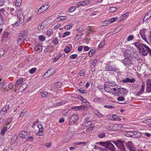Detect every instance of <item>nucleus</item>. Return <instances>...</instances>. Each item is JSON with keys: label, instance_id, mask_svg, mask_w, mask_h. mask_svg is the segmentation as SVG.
I'll return each instance as SVG.
<instances>
[{"label": "nucleus", "instance_id": "cd10ccee", "mask_svg": "<svg viewBox=\"0 0 151 151\" xmlns=\"http://www.w3.org/2000/svg\"><path fill=\"white\" fill-rule=\"evenodd\" d=\"M133 132H128L125 133V135L127 137H133Z\"/></svg>", "mask_w": 151, "mask_h": 151}, {"label": "nucleus", "instance_id": "3c124183", "mask_svg": "<svg viewBox=\"0 0 151 151\" xmlns=\"http://www.w3.org/2000/svg\"><path fill=\"white\" fill-rule=\"evenodd\" d=\"M86 142H75L74 144L76 145H84L86 144Z\"/></svg>", "mask_w": 151, "mask_h": 151}, {"label": "nucleus", "instance_id": "ddd939ff", "mask_svg": "<svg viewBox=\"0 0 151 151\" xmlns=\"http://www.w3.org/2000/svg\"><path fill=\"white\" fill-rule=\"evenodd\" d=\"M146 90L148 93L151 92V80L148 79L147 81Z\"/></svg>", "mask_w": 151, "mask_h": 151}, {"label": "nucleus", "instance_id": "13d9d810", "mask_svg": "<svg viewBox=\"0 0 151 151\" xmlns=\"http://www.w3.org/2000/svg\"><path fill=\"white\" fill-rule=\"evenodd\" d=\"M39 40L41 41H44L45 40V37L43 35H41L39 36Z\"/></svg>", "mask_w": 151, "mask_h": 151}, {"label": "nucleus", "instance_id": "ea45409f", "mask_svg": "<svg viewBox=\"0 0 151 151\" xmlns=\"http://www.w3.org/2000/svg\"><path fill=\"white\" fill-rule=\"evenodd\" d=\"M116 10V8L115 7H113L109 8V11L110 13H112L115 11Z\"/></svg>", "mask_w": 151, "mask_h": 151}, {"label": "nucleus", "instance_id": "c9c22d12", "mask_svg": "<svg viewBox=\"0 0 151 151\" xmlns=\"http://www.w3.org/2000/svg\"><path fill=\"white\" fill-rule=\"evenodd\" d=\"M98 137L100 138H103L106 137V134L104 132L99 134Z\"/></svg>", "mask_w": 151, "mask_h": 151}, {"label": "nucleus", "instance_id": "7ed1b4c3", "mask_svg": "<svg viewBox=\"0 0 151 151\" xmlns=\"http://www.w3.org/2000/svg\"><path fill=\"white\" fill-rule=\"evenodd\" d=\"M111 82L107 81L104 84V89L106 91L108 92L111 93L112 94H114L115 91L116 90L115 87L114 88H111V86H112Z\"/></svg>", "mask_w": 151, "mask_h": 151}, {"label": "nucleus", "instance_id": "2f4dec72", "mask_svg": "<svg viewBox=\"0 0 151 151\" xmlns=\"http://www.w3.org/2000/svg\"><path fill=\"white\" fill-rule=\"evenodd\" d=\"M95 50H91L89 51L88 53V56L90 57H92L93 55Z\"/></svg>", "mask_w": 151, "mask_h": 151}, {"label": "nucleus", "instance_id": "79ce46f5", "mask_svg": "<svg viewBox=\"0 0 151 151\" xmlns=\"http://www.w3.org/2000/svg\"><path fill=\"white\" fill-rule=\"evenodd\" d=\"M62 86V83L60 82H57L55 85V86L58 88H60Z\"/></svg>", "mask_w": 151, "mask_h": 151}, {"label": "nucleus", "instance_id": "f03ea898", "mask_svg": "<svg viewBox=\"0 0 151 151\" xmlns=\"http://www.w3.org/2000/svg\"><path fill=\"white\" fill-rule=\"evenodd\" d=\"M97 144H99L101 146L107 148L111 151H115L116 150V148L114 145L109 141L100 142L97 143Z\"/></svg>", "mask_w": 151, "mask_h": 151}, {"label": "nucleus", "instance_id": "0eeeda50", "mask_svg": "<svg viewBox=\"0 0 151 151\" xmlns=\"http://www.w3.org/2000/svg\"><path fill=\"white\" fill-rule=\"evenodd\" d=\"M49 7L48 4H45L42 6L37 11V13L40 14L42 12L46 10Z\"/></svg>", "mask_w": 151, "mask_h": 151}, {"label": "nucleus", "instance_id": "c85d7f7f", "mask_svg": "<svg viewBox=\"0 0 151 151\" xmlns=\"http://www.w3.org/2000/svg\"><path fill=\"white\" fill-rule=\"evenodd\" d=\"M7 127H4L1 131V135H3L4 134V133L7 131Z\"/></svg>", "mask_w": 151, "mask_h": 151}, {"label": "nucleus", "instance_id": "473e14b6", "mask_svg": "<svg viewBox=\"0 0 151 151\" xmlns=\"http://www.w3.org/2000/svg\"><path fill=\"white\" fill-rule=\"evenodd\" d=\"M143 123H146L149 125H151V119H148L143 121Z\"/></svg>", "mask_w": 151, "mask_h": 151}, {"label": "nucleus", "instance_id": "680f3d73", "mask_svg": "<svg viewBox=\"0 0 151 151\" xmlns=\"http://www.w3.org/2000/svg\"><path fill=\"white\" fill-rule=\"evenodd\" d=\"M77 57V54L72 55L70 56V58L71 59H75Z\"/></svg>", "mask_w": 151, "mask_h": 151}, {"label": "nucleus", "instance_id": "2eb2a0df", "mask_svg": "<svg viewBox=\"0 0 151 151\" xmlns=\"http://www.w3.org/2000/svg\"><path fill=\"white\" fill-rule=\"evenodd\" d=\"M9 108V105H6L4 106L0 111V115H3L6 112Z\"/></svg>", "mask_w": 151, "mask_h": 151}, {"label": "nucleus", "instance_id": "aec40b11", "mask_svg": "<svg viewBox=\"0 0 151 151\" xmlns=\"http://www.w3.org/2000/svg\"><path fill=\"white\" fill-rule=\"evenodd\" d=\"M25 81V79L23 78H21L18 80L15 84V87H17V86L21 84L22 82Z\"/></svg>", "mask_w": 151, "mask_h": 151}, {"label": "nucleus", "instance_id": "b1692460", "mask_svg": "<svg viewBox=\"0 0 151 151\" xmlns=\"http://www.w3.org/2000/svg\"><path fill=\"white\" fill-rule=\"evenodd\" d=\"M125 98L123 96L119 97L117 98V100L119 101H123V103H120L121 104H125L126 102L124 101Z\"/></svg>", "mask_w": 151, "mask_h": 151}, {"label": "nucleus", "instance_id": "e2e57ef3", "mask_svg": "<svg viewBox=\"0 0 151 151\" xmlns=\"http://www.w3.org/2000/svg\"><path fill=\"white\" fill-rule=\"evenodd\" d=\"M8 86L9 88L11 90H12V88H13L14 85L12 83H10L9 85Z\"/></svg>", "mask_w": 151, "mask_h": 151}, {"label": "nucleus", "instance_id": "c756f323", "mask_svg": "<svg viewBox=\"0 0 151 151\" xmlns=\"http://www.w3.org/2000/svg\"><path fill=\"white\" fill-rule=\"evenodd\" d=\"M110 24V22L108 20H105L102 22V25L103 26H106Z\"/></svg>", "mask_w": 151, "mask_h": 151}, {"label": "nucleus", "instance_id": "a878e982", "mask_svg": "<svg viewBox=\"0 0 151 151\" xmlns=\"http://www.w3.org/2000/svg\"><path fill=\"white\" fill-rule=\"evenodd\" d=\"M26 40V39L24 38V37L20 35H19L17 41L18 43L19 42H24V40Z\"/></svg>", "mask_w": 151, "mask_h": 151}, {"label": "nucleus", "instance_id": "338daca9", "mask_svg": "<svg viewBox=\"0 0 151 151\" xmlns=\"http://www.w3.org/2000/svg\"><path fill=\"white\" fill-rule=\"evenodd\" d=\"M145 135L147 137H150L151 136V134L147 132H145L144 133Z\"/></svg>", "mask_w": 151, "mask_h": 151}, {"label": "nucleus", "instance_id": "49530a36", "mask_svg": "<svg viewBox=\"0 0 151 151\" xmlns=\"http://www.w3.org/2000/svg\"><path fill=\"white\" fill-rule=\"evenodd\" d=\"M51 47L49 46H47L46 48L44 50V52H46L47 51H50V50H51Z\"/></svg>", "mask_w": 151, "mask_h": 151}, {"label": "nucleus", "instance_id": "9b49d317", "mask_svg": "<svg viewBox=\"0 0 151 151\" xmlns=\"http://www.w3.org/2000/svg\"><path fill=\"white\" fill-rule=\"evenodd\" d=\"M55 72V69L53 68H51L48 70L44 74V76H45L46 77H49Z\"/></svg>", "mask_w": 151, "mask_h": 151}, {"label": "nucleus", "instance_id": "6ab92c4d", "mask_svg": "<svg viewBox=\"0 0 151 151\" xmlns=\"http://www.w3.org/2000/svg\"><path fill=\"white\" fill-rule=\"evenodd\" d=\"M27 32L26 30L22 31L19 34V35L24 37V38L26 39L27 37Z\"/></svg>", "mask_w": 151, "mask_h": 151}, {"label": "nucleus", "instance_id": "5fc2aeb1", "mask_svg": "<svg viewBox=\"0 0 151 151\" xmlns=\"http://www.w3.org/2000/svg\"><path fill=\"white\" fill-rule=\"evenodd\" d=\"M70 50L71 49L70 48L67 47H66L64 49V52L66 53L69 52L70 51Z\"/></svg>", "mask_w": 151, "mask_h": 151}, {"label": "nucleus", "instance_id": "1a4fd4ad", "mask_svg": "<svg viewBox=\"0 0 151 151\" xmlns=\"http://www.w3.org/2000/svg\"><path fill=\"white\" fill-rule=\"evenodd\" d=\"M105 70L107 71H112L115 72L117 71L118 69L115 67H114L113 66L110 65H107L105 67Z\"/></svg>", "mask_w": 151, "mask_h": 151}, {"label": "nucleus", "instance_id": "e433bc0d", "mask_svg": "<svg viewBox=\"0 0 151 151\" xmlns=\"http://www.w3.org/2000/svg\"><path fill=\"white\" fill-rule=\"evenodd\" d=\"M52 42L55 45H57L58 43V38L57 37L54 38Z\"/></svg>", "mask_w": 151, "mask_h": 151}, {"label": "nucleus", "instance_id": "5701e85b", "mask_svg": "<svg viewBox=\"0 0 151 151\" xmlns=\"http://www.w3.org/2000/svg\"><path fill=\"white\" fill-rule=\"evenodd\" d=\"M119 92L120 93L123 94V96H124L127 94L128 91L126 89L122 88L120 89Z\"/></svg>", "mask_w": 151, "mask_h": 151}, {"label": "nucleus", "instance_id": "6e6552de", "mask_svg": "<svg viewBox=\"0 0 151 151\" xmlns=\"http://www.w3.org/2000/svg\"><path fill=\"white\" fill-rule=\"evenodd\" d=\"M78 118V116L75 114L72 116L69 119V124L72 125V123H73L76 122Z\"/></svg>", "mask_w": 151, "mask_h": 151}, {"label": "nucleus", "instance_id": "bf43d9fd", "mask_svg": "<svg viewBox=\"0 0 151 151\" xmlns=\"http://www.w3.org/2000/svg\"><path fill=\"white\" fill-rule=\"evenodd\" d=\"M36 70V68H32L30 70V73L31 74L35 72Z\"/></svg>", "mask_w": 151, "mask_h": 151}, {"label": "nucleus", "instance_id": "4c0bfd02", "mask_svg": "<svg viewBox=\"0 0 151 151\" xmlns=\"http://www.w3.org/2000/svg\"><path fill=\"white\" fill-rule=\"evenodd\" d=\"M27 111V109H24L20 113L19 115L20 117H22L23 116L25 113H26Z\"/></svg>", "mask_w": 151, "mask_h": 151}, {"label": "nucleus", "instance_id": "0e129e2a", "mask_svg": "<svg viewBox=\"0 0 151 151\" xmlns=\"http://www.w3.org/2000/svg\"><path fill=\"white\" fill-rule=\"evenodd\" d=\"M122 81L124 83H129V78H126L125 79L123 80Z\"/></svg>", "mask_w": 151, "mask_h": 151}, {"label": "nucleus", "instance_id": "864d4df0", "mask_svg": "<svg viewBox=\"0 0 151 151\" xmlns=\"http://www.w3.org/2000/svg\"><path fill=\"white\" fill-rule=\"evenodd\" d=\"M145 87V85L144 83L143 84L141 88V89L140 91H141V93H143L144 90V88Z\"/></svg>", "mask_w": 151, "mask_h": 151}, {"label": "nucleus", "instance_id": "de8ad7c7", "mask_svg": "<svg viewBox=\"0 0 151 151\" xmlns=\"http://www.w3.org/2000/svg\"><path fill=\"white\" fill-rule=\"evenodd\" d=\"M76 9V7L74 6H72L70 7L68 10V12H72L74 11Z\"/></svg>", "mask_w": 151, "mask_h": 151}, {"label": "nucleus", "instance_id": "4d7b16f0", "mask_svg": "<svg viewBox=\"0 0 151 151\" xmlns=\"http://www.w3.org/2000/svg\"><path fill=\"white\" fill-rule=\"evenodd\" d=\"M33 136H30L27 138L26 140L28 141L31 142L33 141Z\"/></svg>", "mask_w": 151, "mask_h": 151}, {"label": "nucleus", "instance_id": "423d86ee", "mask_svg": "<svg viewBox=\"0 0 151 151\" xmlns=\"http://www.w3.org/2000/svg\"><path fill=\"white\" fill-rule=\"evenodd\" d=\"M131 58H125L122 60V62L125 65L128 67L131 65L134 64L135 61Z\"/></svg>", "mask_w": 151, "mask_h": 151}, {"label": "nucleus", "instance_id": "f3484780", "mask_svg": "<svg viewBox=\"0 0 151 151\" xmlns=\"http://www.w3.org/2000/svg\"><path fill=\"white\" fill-rule=\"evenodd\" d=\"M29 133L24 131H22L19 134L20 136L24 138H25L27 137V135H29Z\"/></svg>", "mask_w": 151, "mask_h": 151}, {"label": "nucleus", "instance_id": "774afa93", "mask_svg": "<svg viewBox=\"0 0 151 151\" xmlns=\"http://www.w3.org/2000/svg\"><path fill=\"white\" fill-rule=\"evenodd\" d=\"M52 32V30H50L47 32V35L48 36H49L50 35Z\"/></svg>", "mask_w": 151, "mask_h": 151}, {"label": "nucleus", "instance_id": "8fccbe9b", "mask_svg": "<svg viewBox=\"0 0 151 151\" xmlns=\"http://www.w3.org/2000/svg\"><path fill=\"white\" fill-rule=\"evenodd\" d=\"M118 18L117 17H114L111 19L110 20H109V21L110 22V23H112L114 22L115 21L117 20Z\"/></svg>", "mask_w": 151, "mask_h": 151}, {"label": "nucleus", "instance_id": "69168bd1", "mask_svg": "<svg viewBox=\"0 0 151 151\" xmlns=\"http://www.w3.org/2000/svg\"><path fill=\"white\" fill-rule=\"evenodd\" d=\"M135 81L136 80L134 78H132V79H130L129 78V82L134 83L135 82Z\"/></svg>", "mask_w": 151, "mask_h": 151}, {"label": "nucleus", "instance_id": "dca6fc26", "mask_svg": "<svg viewBox=\"0 0 151 151\" xmlns=\"http://www.w3.org/2000/svg\"><path fill=\"white\" fill-rule=\"evenodd\" d=\"M145 30L144 29H142L140 31L139 33L142 39L148 43L147 40L145 37L146 35L145 34Z\"/></svg>", "mask_w": 151, "mask_h": 151}, {"label": "nucleus", "instance_id": "603ef678", "mask_svg": "<svg viewBox=\"0 0 151 151\" xmlns=\"http://www.w3.org/2000/svg\"><path fill=\"white\" fill-rule=\"evenodd\" d=\"M83 2L84 5H86L89 4H90V0H85L83 1Z\"/></svg>", "mask_w": 151, "mask_h": 151}, {"label": "nucleus", "instance_id": "f257e3e1", "mask_svg": "<svg viewBox=\"0 0 151 151\" xmlns=\"http://www.w3.org/2000/svg\"><path fill=\"white\" fill-rule=\"evenodd\" d=\"M135 45L139 50V52L142 55L144 56H146L147 55L148 50H147V47H148L146 45L143 44L140 42H136L134 43Z\"/></svg>", "mask_w": 151, "mask_h": 151}, {"label": "nucleus", "instance_id": "f8f14e48", "mask_svg": "<svg viewBox=\"0 0 151 151\" xmlns=\"http://www.w3.org/2000/svg\"><path fill=\"white\" fill-rule=\"evenodd\" d=\"M132 53L129 50H126L124 52V55L126 57L125 58L132 59L133 56Z\"/></svg>", "mask_w": 151, "mask_h": 151}, {"label": "nucleus", "instance_id": "393cba45", "mask_svg": "<svg viewBox=\"0 0 151 151\" xmlns=\"http://www.w3.org/2000/svg\"><path fill=\"white\" fill-rule=\"evenodd\" d=\"M114 130H118L122 128V126L120 124H116L114 125Z\"/></svg>", "mask_w": 151, "mask_h": 151}, {"label": "nucleus", "instance_id": "f704fd0d", "mask_svg": "<svg viewBox=\"0 0 151 151\" xmlns=\"http://www.w3.org/2000/svg\"><path fill=\"white\" fill-rule=\"evenodd\" d=\"M34 49L35 50H36L37 51H41L42 50V47L41 46H35L34 48Z\"/></svg>", "mask_w": 151, "mask_h": 151}, {"label": "nucleus", "instance_id": "6e6d98bb", "mask_svg": "<svg viewBox=\"0 0 151 151\" xmlns=\"http://www.w3.org/2000/svg\"><path fill=\"white\" fill-rule=\"evenodd\" d=\"M73 26V25L72 24H70L69 25L66 26L64 27V28L65 29H68L71 28Z\"/></svg>", "mask_w": 151, "mask_h": 151}, {"label": "nucleus", "instance_id": "a211bd4d", "mask_svg": "<svg viewBox=\"0 0 151 151\" xmlns=\"http://www.w3.org/2000/svg\"><path fill=\"white\" fill-rule=\"evenodd\" d=\"M27 84L26 83H24L22 84L19 88V90L20 92L23 91L27 87Z\"/></svg>", "mask_w": 151, "mask_h": 151}, {"label": "nucleus", "instance_id": "7c9ffc66", "mask_svg": "<svg viewBox=\"0 0 151 151\" xmlns=\"http://www.w3.org/2000/svg\"><path fill=\"white\" fill-rule=\"evenodd\" d=\"M84 108L85 107L84 106H76L74 108V109L76 110L77 111L83 109H84Z\"/></svg>", "mask_w": 151, "mask_h": 151}, {"label": "nucleus", "instance_id": "72a5a7b5", "mask_svg": "<svg viewBox=\"0 0 151 151\" xmlns=\"http://www.w3.org/2000/svg\"><path fill=\"white\" fill-rule=\"evenodd\" d=\"M66 18L65 16H60L58 17L57 18L58 21H59L60 20H63Z\"/></svg>", "mask_w": 151, "mask_h": 151}, {"label": "nucleus", "instance_id": "4468645a", "mask_svg": "<svg viewBox=\"0 0 151 151\" xmlns=\"http://www.w3.org/2000/svg\"><path fill=\"white\" fill-rule=\"evenodd\" d=\"M48 23L46 21H44L41 23V24L38 27V29L39 30H42L45 27H46L48 24Z\"/></svg>", "mask_w": 151, "mask_h": 151}, {"label": "nucleus", "instance_id": "a19ab883", "mask_svg": "<svg viewBox=\"0 0 151 151\" xmlns=\"http://www.w3.org/2000/svg\"><path fill=\"white\" fill-rule=\"evenodd\" d=\"M22 0H17L16 3V6L18 7L20 6L22 3Z\"/></svg>", "mask_w": 151, "mask_h": 151}, {"label": "nucleus", "instance_id": "052dcab7", "mask_svg": "<svg viewBox=\"0 0 151 151\" xmlns=\"http://www.w3.org/2000/svg\"><path fill=\"white\" fill-rule=\"evenodd\" d=\"M133 39L134 37L132 35H130L128 37L127 40L128 41H130L132 40Z\"/></svg>", "mask_w": 151, "mask_h": 151}, {"label": "nucleus", "instance_id": "bb28decb", "mask_svg": "<svg viewBox=\"0 0 151 151\" xmlns=\"http://www.w3.org/2000/svg\"><path fill=\"white\" fill-rule=\"evenodd\" d=\"M91 121H84L82 125L84 127H88V126L91 125Z\"/></svg>", "mask_w": 151, "mask_h": 151}, {"label": "nucleus", "instance_id": "4be33fe9", "mask_svg": "<svg viewBox=\"0 0 151 151\" xmlns=\"http://www.w3.org/2000/svg\"><path fill=\"white\" fill-rule=\"evenodd\" d=\"M133 56H134V58L137 60H139L140 58V57L138 55H139V54L138 53V52L137 51H135L133 52Z\"/></svg>", "mask_w": 151, "mask_h": 151}, {"label": "nucleus", "instance_id": "39448f33", "mask_svg": "<svg viewBox=\"0 0 151 151\" xmlns=\"http://www.w3.org/2000/svg\"><path fill=\"white\" fill-rule=\"evenodd\" d=\"M17 12L19 13L17 14V16L19 21H17V22L15 23V25L17 26H18L19 24L22 23L24 20V17L23 14L21 13V11L20 10H17Z\"/></svg>", "mask_w": 151, "mask_h": 151}, {"label": "nucleus", "instance_id": "9d476101", "mask_svg": "<svg viewBox=\"0 0 151 151\" xmlns=\"http://www.w3.org/2000/svg\"><path fill=\"white\" fill-rule=\"evenodd\" d=\"M127 147L130 151H134L135 148L134 147L133 144L131 142H128L126 144Z\"/></svg>", "mask_w": 151, "mask_h": 151}, {"label": "nucleus", "instance_id": "37998d69", "mask_svg": "<svg viewBox=\"0 0 151 151\" xmlns=\"http://www.w3.org/2000/svg\"><path fill=\"white\" fill-rule=\"evenodd\" d=\"M133 137L138 138L139 137L138 134H139V132H133Z\"/></svg>", "mask_w": 151, "mask_h": 151}, {"label": "nucleus", "instance_id": "412c9836", "mask_svg": "<svg viewBox=\"0 0 151 151\" xmlns=\"http://www.w3.org/2000/svg\"><path fill=\"white\" fill-rule=\"evenodd\" d=\"M151 17V11L148 12L146 14L144 19V20L146 21Z\"/></svg>", "mask_w": 151, "mask_h": 151}, {"label": "nucleus", "instance_id": "20e7f679", "mask_svg": "<svg viewBox=\"0 0 151 151\" xmlns=\"http://www.w3.org/2000/svg\"><path fill=\"white\" fill-rule=\"evenodd\" d=\"M124 141H122L119 140L113 141V143L120 149L121 151H127L124 145Z\"/></svg>", "mask_w": 151, "mask_h": 151}, {"label": "nucleus", "instance_id": "09e8293b", "mask_svg": "<svg viewBox=\"0 0 151 151\" xmlns=\"http://www.w3.org/2000/svg\"><path fill=\"white\" fill-rule=\"evenodd\" d=\"M41 95L43 97H46L47 96L48 93L47 92H44L41 93Z\"/></svg>", "mask_w": 151, "mask_h": 151}, {"label": "nucleus", "instance_id": "58836bf2", "mask_svg": "<svg viewBox=\"0 0 151 151\" xmlns=\"http://www.w3.org/2000/svg\"><path fill=\"white\" fill-rule=\"evenodd\" d=\"M105 44V41L104 40H102L100 43L99 45L98 46V48H101Z\"/></svg>", "mask_w": 151, "mask_h": 151}, {"label": "nucleus", "instance_id": "c03bdc74", "mask_svg": "<svg viewBox=\"0 0 151 151\" xmlns=\"http://www.w3.org/2000/svg\"><path fill=\"white\" fill-rule=\"evenodd\" d=\"M115 88L116 89L115 92L116 93H118L120 92V90L121 88L119 87V86L116 85V87H115Z\"/></svg>", "mask_w": 151, "mask_h": 151}, {"label": "nucleus", "instance_id": "a18cd8bd", "mask_svg": "<svg viewBox=\"0 0 151 151\" xmlns=\"http://www.w3.org/2000/svg\"><path fill=\"white\" fill-rule=\"evenodd\" d=\"M70 34V32H66L63 34L62 37L63 38L69 35Z\"/></svg>", "mask_w": 151, "mask_h": 151}]
</instances>
